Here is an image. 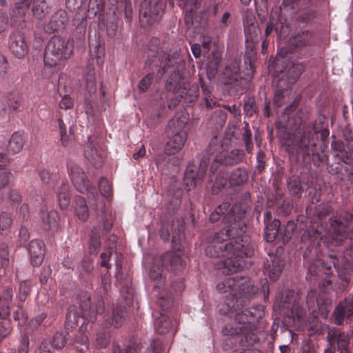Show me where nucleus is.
Segmentation results:
<instances>
[{"mask_svg": "<svg viewBox=\"0 0 353 353\" xmlns=\"http://www.w3.org/2000/svg\"><path fill=\"white\" fill-rule=\"evenodd\" d=\"M232 212L238 214V220L231 223L214 234L205 238L203 241L206 256L212 258L227 257L216 264L223 274L240 271L245 265V258L254 254V248L249 236L243 235L246 223L244 220L245 207L236 205Z\"/></svg>", "mask_w": 353, "mask_h": 353, "instance_id": "nucleus-1", "label": "nucleus"}, {"mask_svg": "<svg viewBox=\"0 0 353 353\" xmlns=\"http://www.w3.org/2000/svg\"><path fill=\"white\" fill-rule=\"evenodd\" d=\"M332 208L328 204H319L315 208L310 225L301 236V241L308 244L307 250L318 255L323 248L339 246L346 236V229L353 221V215L347 214L344 218L332 216L327 222V216Z\"/></svg>", "mask_w": 353, "mask_h": 353, "instance_id": "nucleus-2", "label": "nucleus"}, {"mask_svg": "<svg viewBox=\"0 0 353 353\" xmlns=\"http://www.w3.org/2000/svg\"><path fill=\"white\" fill-rule=\"evenodd\" d=\"M77 305H71L67 310L65 321V330L72 329L79 325V321L82 320L84 324L101 322L105 327L114 325L121 327L125 319V307L116 306L111 312L105 310L103 301L98 298L94 304L91 303L90 295L87 292H83L79 295Z\"/></svg>", "mask_w": 353, "mask_h": 353, "instance_id": "nucleus-3", "label": "nucleus"}, {"mask_svg": "<svg viewBox=\"0 0 353 353\" xmlns=\"http://www.w3.org/2000/svg\"><path fill=\"white\" fill-rule=\"evenodd\" d=\"M216 289L220 293L226 294L224 301L226 308L221 309L224 314L247 305L250 299L259 290L249 277L239 276L225 279L217 284Z\"/></svg>", "mask_w": 353, "mask_h": 353, "instance_id": "nucleus-4", "label": "nucleus"}, {"mask_svg": "<svg viewBox=\"0 0 353 353\" xmlns=\"http://www.w3.org/2000/svg\"><path fill=\"white\" fill-rule=\"evenodd\" d=\"M176 65H173L172 68L168 70L169 77L166 81V88L169 90H173L175 96L168 105L170 109L175 108L177 105L183 101L186 103L194 102L199 97V88L196 83L191 84L185 81L183 72L185 63L183 60L176 61Z\"/></svg>", "mask_w": 353, "mask_h": 353, "instance_id": "nucleus-5", "label": "nucleus"}, {"mask_svg": "<svg viewBox=\"0 0 353 353\" xmlns=\"http://www.w3.org/2000/svg\"><path fill=\"white\" fill-rule=\"evenodd\" d=\"M313 1L314 0H283L279 8L271 13L270 21L265 30L266 38L274 30L281 39H285L290 32L288 17H292L299 10L310 7Z\"/></svg>", "mask_w": 353, "mask_h": 353, "instance_id": "nucleus-6", "label": "nucleus"}, {"mask_svg": "<svg viewBox=\"0 0 353 353\" xmlns=\"http://www.w3.org/2000/svg\"><path fill=\"white\" fill-rule=\"evenodd\" d=\"M319 130L320 128L316 126L307 128L300 136L294 138L292 144L286 145V151L290 154H301L303 158L312 155L313 163L316 167L327 163L329 157L324 153L323 146L320 147L321 152H317L316 150L317 132Z\"/></svg>", "mask_w": 353, "mask_h": 353, "instance_id": "nucleus-7", "label": "nucleus"}, {"mask_svg": "<svg viewBox=\"0 0 353 353\" xmlns=\"http://www.w3.org/2000/svg\"><path fill=\"white\" fill-rule=\"evenodd\" d=\"M259 41H245V52L244 63L245 65L244 76L241 77L240 71V60L233 59L228 63L223 72L225 83L229 85H238L239 79H244L250 81L254 74V63L256 60V45Z\"/></svg>", "mask_w": 353, "mask_h": 353, "instance_id": "nucleus-8", "label": "nucleus"}, {"mask_svg": "<svg viewBox=\"0 0 353 353\" xmlns=\"http://www.w3.org/2000/svg\"><path fill=\"white\" fill-rule=\"evenodd\" d=\"M225 148L221 140L216 136L214 137L209 143L207 149V156L203 157L197 168L193 164H189L186 168L184 176V181L186 186L195 187L201 182L205 175L208 164L210 161V157L221 154L224 152Z\"/></svg>", "mask_w": 353, "mask_h": 353, "instance_id": "nucleus-9", "label": "nucleus"}, {"mask_svg": "<svg viewBox=\"0 0 353 353\" xmlns=\"http://www.w3.org/2000/svg\"><path fill=\"white\" fill-rule=\"evenodd\" d=\"M273 307L283 315L292 319L294 322L296 321L301 325L305 323L306 310L299 303L298 296L292 290L278 294L275 298Z\"/></svg>", "mask_w": 353, "mask_h": 353, "instance_id": "nucleus-10", "label": "nucleus"}, {"mask_svg": "<svg viewBox=\"0 0 353 353\" xmlns=\"http://www.w3.org/2000/svg\"><path fill=\"white\" fill-rule=\"evenodd\" d=\"M304 70L305 65L303 63H292L284 70L281 71L278 76L277 90L274 97V104L276 107L280 108L283 105L285 94L288 92L290 87L296 82Z\"/></svg>", "mask_w": 353, "mask_h": 353, "instance_id": "nucleus-11", "label": "nucleus"}, {"mask_svg": "<svg viewBox=\"0 0 353 353\" xmlns=\"http://www.w3.org/2000/svg\"><path fill=\"white\" fill-rule=\"evenodd\" d=\"M73 52V41H65L61 37L54 36L48 41L44 52L43 61L50 68L57 65L62 59H68Z\"/></svg>", "mask_w": 353, "mask_h": 353, "instance_id": "nucleus-12", "label": "nucleus"}, {"mask_svg": "<svg viewBox=\"0 0 353 353\" xmlns=\"http://www.w3.org/2000/svg\"><path fill=\"white\" fill-rule=\"evenodd\" d=\"M148 57L145 65L149 66L150 64L155 62L154 59L158 58V62L160 63V68L158 70V74L160 77L172 68L173 65H176V61L181 60L179 58V53L176 50L173 52L172 54L165 53L162 50V47L160 46V40L157 37L150 39L148 43Z\"/></svg>", "mask_w": 353, "mask_h": 353, "instance_id": "nucleus-13", "label": "nucleus"}, {"mask_svg": "<svg viewBox=\"0 0 353 353\" xmlns=\"http://www.w3.org/2000/svg\"><path fill=\"white\" fill-rule=\"evenodd\" d=\"M185 124L186 122L179 117H174L169 121L167 126L169 140L164 148L165 154H175L183 148L188 137V134L184 130Z\"/></svg>", "mask_w": 353, "mask_h": 353, "instance_id": "nucleus-14", "label": "nucleus"}, {"mask_svg": "<svg viewBox=\"0 0 353 353\" xmlns=\"http://www.w3.org/2000/svg\"><path fill=\"white\" fill-rule=\"evenodd\" d=\"M313 43L312 34L307 30L299 32L292 37L284 48L280 50L279 55L285 57L288 54H296L299 57H305L308 54L307 48Z\"/></svg>", "mask_w": 353, "mask_h": 353, "instance_id": "nucleus-15", "label": "nucleus"}, {"mask_svg": "<svg viewBox=\"0 0 353 353\" xmlns=\"http://www.w3.org/2000/svg\"><path fill=\"white\" fill-rule=\"evenodd\" d=\"M67 167L71 181L77 190L83 194L87 193L88 199L95 200L98 196L97 190L88 179L83 169L72 163H68Z\"/></svg>", "mask_w": 353, "mask_h": 353, "instance_id": "nucleus-16", "label": "nucleus"}, {"mask_svg": "<svg viewBox=\"0 0 353 353\" xmlns=\"http://www.w3.org/2000/svg\"><path fill=\"white\" fill-rule=\"evenodd\" d=\"M165 8V0H143L139 9L141 26H148L158 21Z\"/></svg>", "mask_w": 353, "mask_h": 353, "instance_id": "nucleus-17", "label": "nucleus"}, {"mask_svg": "<svg viewBox=\"0 0 353 353\" xmlns=\"http://www.w3.org/2000/svg\"><path fill=\"white\" fill-rule=\"evenodd\" d=\"M225 332L239 336V343L243 347H250L259 341L254 325L241 326H225Z\"/></svg>", "mask_w": 353, "mask_h": 353, "instance_id": "nucleus-18", "label": "nucleus"}, {"mask_svg": "<svg viewBox=\"0 0 353 353\" xmlns=\"http://www.w3.org/2000/svg\"><path fill=\"white\" fill-rule=\"evenodd\" d=\"M236 205H241V207H245V214L248 210V206L244 203H237L234 204L232 208H230V203L229 202H223L220 204L210 215L209 220L211 223L217 222L223 217V221L225 224V227L223 228H226L231 223L234 222L236 220H238V217L236 215L238 214L236 212H232L234 208Z\"/></svg>", "mask_w": 353, "mask_h": 353, "instance_id": "nucleus-19", "label": "nucleus"}, {"mask_svg": "<svg viewBox=\"0 0 353 353\" xmlns=\"http://www.w3.org/2000/svg\"><path fill=\"white\" fill-rule=\"evenodd\" d=\"M243 307H241L243 308ZM232 311L231 312H232ZM235 321L237 325H228L227 326H241V325H253L255 322L259 321L265 314L264 307L261 305H253L244 310L236 311Z\"/></svg>", "mask_w": 353, "mask_h": 353, "instance_id": "nucleus-20", "label": "nucleus"}, {"mask_svg": "<svg viewBox=\"0 0 353 353\" xmlns=\"http://www.w3.org/2000/svg\"><path fill=\"white\" fill-rule=\"evenodd\" d=\"M172 242L176 251H168L162 254L161 257L162 265L166 268L171 267L174 271L179 272L185 268V263L181 257V248H176L175 236H172Z\"/></svg>", "mask_w": 353, "mask_h": 353, "instance_id": "nucleus-21", "label": "nucleus"}, {"mask_svg": "<svg viewBox=\"0 0 353 353\" xmlns=\"http://www.w3.org/2000/svg\"><path fill=\"white\" fill-rule=\"evenodd\" d=\"M243 22L245 41H259L261 30L254 14L246 10L243 16Z\"/></svg>", "mask_w": 353, "mask_h": 353, "instance_id": "nucleus-22", "label": "nucleus"}, {"mask_svg": "<svg viewBox=\"0 0 353 353\" xmlns=\"http://www.w3.org/2000/svg\"><path fill=\"white\" fill-rule=\"evenodd\" d=\"M353 315V296H348L341 301L332 314V320L336 325H342L344 320Z\"/></svg>", "mask_w": 353, "mask_h": 353, "instance_id": "nucleus-23", "label": "nucleus"}, {"mask_svg": "<svg viewBox=\"0 0 353 353\" xmlns=\"http://www.w3.org/2000/svg\"><path fill=\"white\" fill-rule=\"evenodd\" d=\"M269 258L266 259L263 264V272L268 275L272 281H276L285 265V262L276 255L268 254Z\"/></svg>", "mask_w": 353, "mask_h": 353, "instance_id": "nucleus-24", "label": "nucleus"}, {"mask_svg": "<svg viewBox=\"0 0 353 353\" xmlns=\"http://www.w3.org/2000/svg\"><path fill=\"white\" fill-rule=\"evenodd\" d=\"M9 49L17 58L24 57L28 52L29 46L24 36L19 32H13L9 37Z\"/></svg>", "mask_w": 353, "mask_h": 353, "instance_id": "nucleus-25", "label": "nucleus"}, {"mask_svg": "<svg viewBox=\"0 0 353 353\" xmlns=\"http://www.w3.org/2000/svg\"><path fill=\"white\" fill-rule=\"evenodd\" d=\"M28 254L30 257V263L34 266H39L44 259L45 245L40 239H32L28 248Z\"/></svg>", "mask_w": 353, "mask_h": 353, "instance_id": "nucleus-26", "label": "nucleus"}, {"mask_svg": "<svg viewBox=\"0 0 353 353\" xmlns=\"http://www.w3.org/2000/svg\"><path fill=\"white\" fill-rule=\"evenodd\" d=\"M68 21V14L64 10H57L54 13L49 22L44 26V30L47 33H52L65 28Z\"/></svg>", "mask_w": 353, "mask_h": 353, "instance_id": "nucleus-27", "label": "nucleus"}, {"mask_svg": "<svg viewBox=\"0 0 353 353\" xmlns=\"http://www.w3.org/2000/svg\"><path fill=\"white\" fill-rule=\"evenodd\" d=\"M245 158V152L240 149H234L230 152L225 150L224 152L217 154L215 161L223 165H234L241 163Z\"/></svg>", "mask_w": 353, "mask_h": 353, "instance_id": "nucleus-28", "label": "nucleus"}, {"mask_svg": "<svg viewBox=\"0 0 353 353\" xmlns=\"http://www.w3.org/2000/svg\"><path fill=\"white\" fill-rule=\"evenodd\" d=\"M42 228L52 234L57 232L60 228V217L55 210L41 213Z\"/></svg>", "mask_w": 353, "mask_h": 353, "instance_id": "nucleus-29", "label": "nucleus"}, {"mask_svg": "<svg viewBox=\"0 0 353 353\" xmlns=\"http://www.w3.org/2000/svg\"><path fill=\"white\" fill-rule=\"evenodd\" d=\"M329 342L336 343L338 350L341 353H348L349 336L339 330H330L327 336Z\"/></svg>", "mask_w": 353, "mask_h": 353, "instance_id": "nucleus-30", "label": "nucleus"}, {"mask_svg": "<svg viewBox=\"0 0 353 353\" xmlns=\"http://www.w3.org/2000/svg\"><path fill=\"white\" fill-rule=\"evenodd\" d=\"M84 156L96 168L100 167L102 165V154L97 148L91 137L89 138L88 143L85 148Z\"/></svg>", "mask_w": 353, "mask_h": 353, "instance_id": "nucleus-31", "label": "nucleus"}, {"mask_svg": "<svg viewBox=\"0 0 353 353\" xmlns=\"http://www.w3.org/2000/svg\"><path fill=\"white\" fill-rule=\"evenodd\" d=\"M13 290L12 288H6L0 294V318H8L10 314V306L12 303Z\"/></svg>", "mask_w": 353, "mask_h": 353, "instance_id": "nucleus-32", "label": "nucleus"}, {"mask_svg": "<svg viewBox=\"0 0 353 353\" xmlns=\"http://www.w3.org/2000/svg\"><path fill=\"white\" fill-rule=\"evenodd\" d=\"M26 136L22 132H15L11 136L8 145V152L12 154H16L19 153L26 143Z\"/></svg>", "mask_w": 353, "mask_h": 353, "instance_id": "nucleus-33", "label": "nucleus"}, {"mask_svg": "<svg viewBox=\"0 0 353 353\" xmlns=\"http://www.w3.org/2000/svg\"><path fill=\"white\" fill-rule=\"evenodd\" d=\"M201 0H180V5L185 8V21L188 24L193 25L194 18Z\"/></svg>", "mask_w": 353, "mask_h": 353, "instance_id": "nucleus-34", "label": "nucleus"}, {"mask_svg": "<svg viewBox=\"0 0 353 353\" xmlns=\"http://www.w3.org/2000/svg\"><path fill=\"white\" fill-rule=\"evenodd\" d=\"M13 14L3 12L0 10V33L6 31L9 27L17 23L19 18H22L18 14L17 9L12 10Z\"/></svg>", "mask_w": 353, "mask_h": 353, "instance_id": "nucleus-35", "label": "nucleus"}, {"mask_svg": "<svg viewBox=\"0 0 353 353\" xmlns=\"http://www.w3.org/2000/svg\"><path fill=\"white\" fill-rule=\"evenodd\" d=\"M287 187L290 194L298 199L301 197L303 192L301 179L298 175H292L288 179Z\"/></svg>", "mask_w": 353, "mask_h": 353, "instance_id": "nucleus-36", "label": "nucleus"}, {"mask_svg": "<svg viewBox=\"0 0 353 353\" xmlns=\"http://www.w3.org/2000/svg\"><path fill=\"white\" fill-rule=\"evenodd\" d=\"M5 102L7 103V107H3L2 110L5 114H7L8 109L9 110L17 111L19 109L22 97L18 92H10L4 99Z\"/></svg>", "mask_w": 353, "mask_h": 353, "instance_id": "nucleus-37", "label": "nucleus"}, {"mask_svg": "<svg viewBox=\"0 0 353 353\" xmlns=\"http://www.w3.org/2000/svg\"><path fill=\"white\" fill-rule=\"evenodd\" d=\"M265 239L269 243L274 241L282 231L281 223L277 219H274L268 224H265Z\"/></svg>", "mask_w": 353, "mask_h": 353, "instance_id": "nucleus-38", "label": "nucleus"}, {"mask_svg": "<svg viewBox=\"0 0 353 353\" xmlns=\"http://www.w3.org/2000/svg\"><path fill=\"white\" fill-rule=\"evenodd\" d=\"M57 195L61 209L67 208L70 202L69 185L67 181L62 182L61 185L58 188Z\"/></svg>", "mask_w": 353, "mask_h": 353, "instance_id": "nucleus-39", "label": "nucleus"}, {"mask_svg": "<svg viewBox=\"0 0 353 353\" xmlns=\"http://www.w3.org/2000/svg\"><path fill=\"white\" fill-rule=\"evenodd\" d=\"M248 180V173L244 168H237L230 174L229 183L231 186H239Z\"/></svg>", "mask_w": 353, "mask_h": 353, "instance_id": "nucleus-40", "label": "nucleus"}, {"mask_svg": "<svg viewBox=\"0 0 353 353\" xmlns=\"http://www.w3.org/2000/svg\"><path fill=\"white\" fill-rule=\"evenodd\" d=\"M172 327L170 319L165 314H161L160 316L155 320L154 329L160 334L168 333Z\"/></svg>", "mask_w": 353, "mask_h": 353, "instance_id": "nucleus-41", "label": "nucleus"}, {"mask_svg": "<svg viewBox=\"0 0 353 353\" xmlns=\"http://www.w3.org/2000/svg\"><path fill=\"white\" fill-rule=\"evenodd\" d=\"M75 214L82 221H85L89 217L88 207L84 197L78 196L75 200Z\"/></svg>", "mask_w": 353, "mask_h": 353, "instance_id": "nucleus-42", "label": "nucleus"}, {"mask_svg": "<svg viewBox=\"0 0 353 353\" xmlns=\"http://www.w3.org/2000/svg\"><path fill=\"white\" fill-rule=\"evenodd\" d=\"M199 82L204 95V101L206 108L210 109L218 105L216 101L211 97L213 88L211 85L206 84L202 77L199 78Z\"/></svg>", "mask_w": 353, "mask_h": 353, "instance_id": "nucleus-43", "label": "nucleus"}, {"mask_svg": "<svg viewBox=\"0 0 353 353\" xmlns=\"http://www.w3.org/2000/svg\"><path fill=\"white\" fill-rule=\"evenodd\" d=\"M307 304L309 308V311H312V313L314 317H317L318 312H316V305L319 308V311L321 312L322 314L325 313L327 314V310L325 305H319V300L316 298L315 293L311 292L307 294Z\"/></svg>", "mask_w": 353, "mask_h": 353, "instance_id": "nucleus-44", "label": "nucleus"}, {"mask_svg": "<svg viewBox=\"0 0 353 353\" xmlns=\"http://www.w3.org/2000/svg\"><path fill=\"white\" fill-rule=\"evenodd\" d=\"M316 121L314 123L310 122L308 123H303L302 121L300 123V126L299 128V130H297L295 137H297L301 135V134L307 128H313L314 126H316L317 128H320V130L317 132V137L319 138V133H321V136L322 139H325L328 134L329 131L327 130H322L323 128V121L321 119L319 120V123Z\"/></svg>", "mask_w": 353, "mask_h": 353, "instance_id": "nucleus-45", "label": "nucleus"}, {"mask_svg": "<svg viewBox=\"0 0 353 353\" xmlns=\"http://www.w3.org/2000/svg\"><path fill=\"white\" fill-rule=\"evenodd\" d=\"M110 343V335L109 332L105 330L99 331L96 336L93 344L97 349H105Z\"/></svg>", "mask_w": 353, "mask_h": 353, "instance_id": "nucleus-46", "label": "nucleus"}, {"mask_svg": "<svg viewBox=\"0 0 353 353\" xmlns=\"http://www.w3.org/2000/svg\"><path fill=\"white\" fill-rule=\"evenodd\" d=\"M242 141L245 144V150L248 154H252L254 145L252 141V131L250 128L248 123L245 122V125L242 129Z\"/></svg>", "mask_w": 353, "mask_h": 353, "instance_id": "nucleus-47", "label": "nucleus"}, {"mask_svg": "<svg viewBox=\"0 0 353 353\" xmlns=\"http://www.w3.org/2000/svg\"><path fill=\"white\" fill-rule=\"evenodd\" d=\"M50 8L48 2L43 1L41 2L33 3L32 8L34 16L39 19H41L50 12Z\"/></svg>", "mask_w": 353, "mask_h": 353, "instance_id": "nucleus-48", "label": "nucleus"}, {"mask_svg": "<svg viewBox=\"0 0 353 353\" xmlns=\"http://www.w3.org/2000/svg\"><path fill=\"white\" fill-rule=\"evenodd\" d=\"M228 182V173L223 171L219 172L214 183L212 186V192L214 194H218L222 188L226 186Z\"/></svg>", "mask_w": 353, "mask_h": 353, "instance_id": "nucleus-49", "label": "nucleus"}, {"mask_svg": "<svg viewBox=\"0 0 353 353\" xmlns=\"http://www.w3.org/2000/svg\"><path fill=\"white\" fill-rule=\"evenodd\" d=\"M243 111L248 117L258 115V109L256 107L255 99L253 97H247L244 99Z\"/></svg>", "mask_w": 353, "mask_h": 353, "instance_id": "nucleus-50", "label": "nucleus"}, {"mask_svg": "<svg viewBox=\"0 0 353 353\" xmlns=\"http://www.w3.org/2000/svg\"><path fill=\"white\" fill-rule=\"evenodd\" d=\"M39 176L41 181L49 186H54L59 179V176L57 174L50 173L46 169L39 170Z\"/></svg>", "mask_w": 353, "mask_h": 353, "instance_id": "nucleus-51", "label": "nucleus"}, {"mask_svg": "<svg viewBox=\"0 0 353 353\" xmlns=\"http://www.w3.org/2000/svg\"><path fill=\"white\" fill-rule=\"evenodd\" d=\"M68 333L67 330L65 331H62L60 332H56L53 336L52 344L54 345V347L60 350L63 348L68 341Z\"/></svg>", "mask_w": 353, "mask_h": 353, "instance_id": "nucleus-52", "label": "nucleus"}, {"mask_svg": "<svg viewBox=\"0 0 353 353\" xmlns=\"http://www.w3.org/2000/svg\"><path fill=\"white\" fill-rule=\"evenodd\" d=\"M31 291V287L28 281H21L19 285L17 297L19 303H23Z\"/></svg>", "mask_w": 353, "mask_h": 353, "instance_id": "nucleus-53", "label": "nucleus"}, {"mask_svg": "<svg viewBox=\"0 0 353 353\" xmlns=\"http://www.w3.org/2000/svg\"><path fill=\"white\" fill-rule=\"evenodd\" d=\"M283 230L280 234L283 242H288L291 239L294 231L296 229V225L293 221H289L285 225L281 228Z\"/></svg>", "mask_w": 353, "mask_h": 353, "instance_id": "nucleus-54", "label": "nucleus"}, {"mask_svg": "<svg viewBox=\"0 0 353 353\" xmlns=\"http://www.w3.org/2000/svg\"><path fill=\"white\" fill-rule=\"evenodd\" d=\"M92 270L93 265L92 262L88 259H83L79 267V272L81 278L85 280L90 279Z\"/></svg>", "mask_w": 353, "mask_h": 353, "instance_id": "nucleus-55", "label": "nucleus"}, {"mask_svg": "<svg viewBox=\"0 0 353 353\" xmlns=\"http://www.w3.org/2000/svg\"><path fill=\"white\" fill-rule=\"evenodd\" d=\"M227 118L226 112L221 109L215 110L212 115V120L217 128L225 125Z\"/></svg>", "mask_w": 353, "mask_h": 353, "instance_id": "nucleus-56", "label": "nucleus"}, {"mask_svg": "<svg viewBox=\"0 0 353 353\" xmlns=\"http://www.w3.org/2000/svg\"><path fill=\"white\" fill-rule=\"evenodd\" d=\"M221 61V56L218 53L213 54V60H210L207 65V72L209 78L214 77L218 71L219 63Z\"/></svg>", "mask_w": 353, "mask_h": 353, "instance_id": "nucleus-57", "label": "nucleus"}, {"mask_svg": "<svg viewBox=\"0 0 353 353\" xmlns=\"http://www.w3.org/2000/svg\"><path fill=\"white\" fill-rule=\"evenodd\" d=\"M57 123L60 132L61 144L63 146H67L69 141V135L67 133V128L61 115L57 119Z\"/></svg>", "mask_w": 353, "mask_h": 353, "instance_id": "nucleus-58", "label": "nucleus"}, {"mask_svg": "<svg viewBox=\"0 0 353 353\" xmlns=\"http://www.w3.org/2000/svg\"><path fill=\"white\" fill-rule=\"evenodd\" d=\"M23 303H19L17 305V309L14 312L13 318L14 321L19 322V325H24L28 318V314L23 307Z\"/></svg>", "mask_w": 353, "mask_h": 353, "instance_id": "nucleus-59", "label": "nucleus"}, {"mask_svg": "<svg viewBox=\"0 0 353 353\" xmlns=\"http://www.w3.org/2000/svg\"><path fill=\"white\" fill-rule=\"evenodd\" d=\"M12 214L7 212H2L0 214V231L8 230L12 224Z\"/></svg>", "mask_w": 353, "mask_h": 353, "instance_id": "nucleus-60", "label": "nucleus"}, {"mask_svg": "<svg viewBox=\"0 0 353 353\" xmlns=\"http://www.w3.org/2000/svg\"><path fill=\"white\" fill-rule=\"evenodd\" d=\"M99 190L101 195L107 199L111 196L112 186L106 178H101L99 182Z\"/></svg>", "mask_w": 353, "mask_h": 353, "instance_id": "nucleus-61", "label": "nucleus"}, {"mask_svg": "<svg viewBox=\"0 0 353 353\" xmlns=\"http://www.w3.org/2000/svg\"><path fill=\"white\" fill-rule=\"evenodd\" d=\"M9 265L8 246L6 243L0 244V267L6 269Z\"/></svg>", "mask_w": 353, "mask_h": 353, "instance_id": "nucleus-62", "label": "nucleus"}, {"mask_svg": "<svg viewBox=\"0 0 353 353\" xmlns=\"http://www.w3.org/2000/svg\"><path fill=\"white\" fill-rule=\"evenodd\" d=\"M0 321V340L7 337L12 332L11 321L8 318L1 319Z\"/></svg>", "mask_w": 353, "mask_h": 353, "instance_id": "nucleus-63", "label": "nucleus"}, {"mask_svg": "<svg viewBox=\"0 0 353 353\" xmlns=\"http://www.w3.org/2000/svg\"><path fill=\"white\" fill-rule=\"evenodd\" d=\"M334 157L336 160L339 161V163H343L347 165L350 164L353 159L352 154L350 152L347 148L341 152L336 153Z\"/></svg>", "mask_w": 353, "mask_h": 353, "instance_id": "nucleus-64", "label": "nucleus"}]
</instances>
